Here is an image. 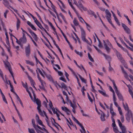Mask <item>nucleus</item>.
Returning <instances> with one entry per match:
<instances>
[{
  "mask_svg": "<svg viewBox=\"0 0 133 133\" xmlns=\"http://www.w3.org/2000/svg\"><path fill=\"white\" fill-rule=\"evenodd\" d=\"M122 72L124 74L125 78L128 80H129L131 83H133V76L131 75H128L127 72L123 68L122 66H121ZM129 71L133 75V70L131 69H128Z\"/></svg>",
  "mask_w": 133,
  "mask_h": 133,
  "instance_id": "obj_1",
  "label": "nucleus"
},
{
  "mask_svg": "<svg viewBox=\"0 0 133 133\" xmlns=\"http://www.w3.org/2000/svg\"><path fill=\"white\" fill-rule=\"evenodd\" d=\"M2 30L5 32V34L6 36V43L8 45H9L10 43L7 30L4 26L3 22L2 21V19L0 17V30L2 31Z\"/></svg>",
  "mask_w": 133,
  "mask_h": 133,
  "instance_id": "obj_2",
  "label": "nucleus"
},
{
  "mask_svg": "<svg viewBox=\"0 0 133 133\" xmlns=\"http://www.w3.org/2000/svg\"><path fill=\"white\" fill-rule=\"evenodd\" d=\"M36 70L37 71H38L43 77H45V76H46L49 80L51 82H52L53 83H55V82L53 81V79L50 75L46 74L45 72L43 70H42V71L39 68H37Z\"/></svg>",
  "mask_w": 133,
  "mask_h": 133,
  "instance_id": "obj_3",
  "label": "nucleus"
},
{
  "mask_svg": "<svg viewBox=\"0 0 133 133\" xmlns=\"http://www.w3.org/2000/svg\"><path fill=\"white\" fill-rule=\"evenodd\" d=\"M73 1L74 4L79 8L81 11H82V10L84 11H86L87 10V9L84 7L81 3V2L82 3L84 2L83 0H79V1L78 2V4L76 0H73Z\"/></svg>",
  "mask_w": 133,
  "mask_h": 133,
  "instance_id": "obj_4",
  "label": "nucleus"
},
{
  "mask_svg": "<svg viewBox=\"0 0 133 133\" xmlns=\"http://www.w3.org/2000/svg\"><path fill=\"white\" fill-rule=\"evenodd\" d=\"M68 68L72 72V74L74 76L76 77L77 80V81H78V77H79V78H80L82 82L83 83H85L86 80L84 78H83L79 74H78L77 73H76L75 72L74 70L71 68L69 66H68Z\"/></svg>",
  "mask_w": 133,
  "mask_h": 133,
  "instance_id": "obj_5",
  "label": "nucleus"
},
{
  "mask_svg": "<svg viewBox=\"0 0 133 133\" xmlns=\"http://www.w3.org/2000/svg\"><path fill=\"white\" fill-rule=\"evenodd\" d=\"M125 117L126 120L129 122L130 119H133V114L132 111L131 110L128 111L126 113Z\"/></svg>",
  "mask_w": 133,
  "mask_h": 133,
  "instance_id": "obj_6",
  "label": "nucleus"
},
{
  "mask_svg": "<svg viewBox=\"0 0 133 133\" xmlns=\"http://www.w3.org/2000/svg\"><path fill=\"white\" fill-rule=\"evenodd\" d=\"M113 86L114 89L115 90V92L118 97L119 100L123 101L124 99L123 98V96L121 94L118 90L117 86L116 85V84H113Z\"/></svg>",
  "mask_w": 133,
  "mask_h": 133,
  "instance_id": "obj_7",
  "label": "nucleus"
},
{
  "mask_svg": "<svg viewBox=\"0 0 133 133\" xmlns=\"http://www.w3.org/2000/svg\"><path fill=\"white\" fill-rule=\"evenodd\" d=\"M25 52L26 56L28 57H29L31 54V47L29 43L28 44L27 46L25 47Z\"/></svg>",
  "mask_w": 133,
  "mask_h": 133,
  "instance_id": "obj_8",
  "label": "nucleus"
},
{
  "mask_svg": "<svg viewBox=\"0 0 133 133\" xmlns=\"http://www.w3.org/2000/svg\"><path fill=\"white\" fill-rule=\"evenodd\" d=\"M103 41L104 46L106 50L107 51H109L110 50V49L107 46V45H108L110 47L112 48L111 44L108 39L106 40L105 41L103 40Z\"/></svg>",
  "mask_w": 133,
  "mask_h": 133,
  "instance_id": "obj_9",
  "label": "nucleus"
},
{
  "mask_svg": "<svg viewBox=\"0 0 133 133\" xmlns=\"http://www.w3.org/2000/svg\"><path fill=\"white\" fill-rule=\"evenodd\" d=\"M80 29L81 33V37L83 41L86 42H88V41L86 39V34L85 31L83 28L81 27Z\"/></svg>",
  "mask_w": 133,
  "mask_h": 133,
  "instance_id": "obj_10",
  "label": "nucleus"
},
{
  "mask_svg": "<svg viewBox=\"0 0 133 133\" xmlns=\"http://www.w3.org/2000/svg\"><path fill=\"white\" fill-rule=\"evenodd\" d=\"M3 62L5 65V67L6 68L8 69L9 71L12 76L13 78L14 79L13 72L11 70V68L9 63L8 61H4Z\"/></svg>",
  "mask_w": 133,
  "mask_h": 133,
  "instance_id": "obj_11",
  "label": "nucleus"
},
{
  "mask_svg": "<svg viewBox=\"0 0 133 133\" xmlns=\"http://www.w3.org/2000/svg\"><path fill=\"white\" fill-rule=\"evenodd\" d=\"M119 125L121 129L122 133H126V129L124 126H122V124L119 119L117 120Z\"/></svg>",
  "mask_w": 133,
  "mask_h": 133,
  "instance_id": "obj_12",
  "label": "nucleus"
},
{
  "mask_svg": "<svg viewBox=\"0 0 133 133\" xmlns=\"http://www.w3.org/2000/svg\"><path fill=\"white\" fill-rule=\"evenodd\" d=\"M75 13L76 14L77 17L78 18L79 20L83 24L84 23H85L86 22L83 19V18L81 16L79 13L77 12V11L75 9L74 10Z\"/></svg>",
  "mask_w": 133,
  "mask_h": 133,
  "instance_id": "obj_13",
  "label": "nucleus"
},
{
  "mask_svg": "<svg viewBox=\"0 0 133 133\" xmlns=\"http://www.w3.org/2000/svg\"><path fill=\"white\" fill-rule=\"evenodd\" d=\"M122 25L125 32L128 34H130L131 32L130 29L124 23H122Z\"/></svg>",
  "mask_w": 133,
  "mask_h": 133,
  "instance_id": "obj_14",
  "label": "nucleus"
},
{
  "mask_svg": "<svg viewBox=\"0 0 133 133\" xmlns=\"http://www.w3.org/2000/svg\"><path fill=\"white\" fill-rule=\"evenodd\" d=\"M75 122H76L81 128L82 130H80L81 133H86V131L85 130L84 127L82 125L79 121L76 119H75Z\"/></svg>",
  "mask_w": 133,
  "mask_h": 133,
  "instance_id": "obj_15",
  "label": "nucleus"
},
{
  "mask_svg": "<svg viewBox=\"0 0 133 133\" xmlns=\"http://www.w3.org/2000/svg\"><path fill=\"white\" fill-rule=\"evenodd\" d=\"M75 122H76L81 128L82 130H80L81 133H86V131L85 130L84 127L82 125L79 121L76 119H75Z\"/></svg>",
  "mask_w": 133,
  "mask_h": 133,
  "instance_id": "obj_16",
  "label": "nucleus"
},
{
  "mask_svg": "<svg viewBox=\"0 0 133 133\" xmlns=\"http://www.w3.org/2000/svg\"><path fill=\"white\" fill-rule=\"evenodd\" d=\"M22 34V37L20 38L19 40L21 41V43L25 44L26 43L27 41L26 37L25 34L23 33Z\"/></svg>",
  "mask_w": 133,
  "mask_h": 133,
  "instance_id": "obj_17",
  "label": "nucleus"
},
{
  "mask_svg": "<svg viewBox=\"0 0 133 133\" xmlns=\"http://www.w3.org/2000/svg\"><path fill=\"white\" fill-rule=\"evenodd\" d=\"M116 55L118 59L121 61L123 64H125V61L123 58L122 57L121 55L118 52H117Z\"/></svg>",
  "mask_w": 133,
  "mask_h": 133,
  "instance_id": "obj_18",
  "label": "nucleus"
},
{
  "mask_svg": "<svg viewBox=\"0 0 133 133\" xmlns=\"http://www.w3.org/2000/svg\"><path fill=\"white\" fill-rule=\"evenodd\" d=\"M34 102H36V103L38 105L37 107H38V108H40L41 106V102L38 99H35L33 100L32 98L31 99Z\"/></svg>",
  "mask_w": 133,
  "mask_h": 133,
  "instance_id": "obj_19",
  "label": "nucleus"
},
{
  "mask_svg": "<svg viewBox=\"0 0 133 133\" xmlns=\"http://www.w3.org/2000/svg\"><path fill=\"white\" fill-rule=\"evenodd\" d=\"M54 84L57 87L58 86L59 88H63L65 89L66 88V86L64 84Z\"/></svg>",
  "mask_w": 133,
  "mask_h": 133,
  "instance_id": "obj_20",
  "label": "nucleus"
},
{
  "mask_svg": "<svg viewBox=\"0 0 133 133\" xmlns=\"http://www.w3.org/2000/svg\"><path fill=\"white\" fill-rule=\"evenodd\" d=\"M0 77H1L3 79L4 81L5 82V83H11L10 82L9 80H8L6 78V77H5V81L4 79V78L3 77V74H2V72L1 71V70H0Z\"/></svg>",
  "mask_w": 133,
  "mask_h": 133,
  "instance_id": "obj_21",
  "label": "nucleus"
},
{
  "mask_svg": "<svg viewBox=\"0 0 133 133\" xmlns=\"http://www.w3.org/2000/svg\"><path fill=\"white\" fill-rule=\"evenodd\" d=\"M106 14V17L107 18H111V14L108 9H106L105 11Z\"/></svg>",
  "mask_w": 133,
  "mask_h": 133,
  "instance_id": "obj_22",
  "label": "nucleus"
},
{
  "mask_svg": "<svg viewBox=\"0 0 133 133\" xmlns=\"http://www.w3.org/2000/svg\"><path fill=\"white\" fill-rule=\"evenodd\" d=\"M62 110L66 112L68 115H69L70 112V110L66 107H61Z\"/></svg>",
  "mask_w": 133,
  "mask_h": 133,
  "instance_id": "obj_23",
  "label": "nucleus"
},
{
  "mask_svg": "<svg viewBox=\"0 0 133 133\" xmlns=\"http://www.w3.org/2000/svg\"><path fill=\"white\" fill-rule=\"evenodd\" d=\"M31 35L32 36L33 38L36 41H37L38 39V38L34 32H30Z\"/></svg>",
  "mask_w": 133,
  "mask_h": 133,
  "instance_id": "obj_24",
  "label": "nucleus"
},
{
  "mask_svg": "<svg viewBox=\"0 0 133 133\" xmlns=\"http://www.w3.org/2000/svg\"><path fill=\"white\" fill-rule=\"evenodd\" d=\"M52 9L55 12V13L57 17V19L58 21L60 23H62V21L61 20L60 18L59 17V15L57 12L56 9L54 8H52Z\"/></svg>",
  "mask_w": 133,
  "mask_h": 133,
  "instance_id": "obj_25",
  "label": "nucleus"
},
{
  "mask_svg": "<svg viewBox=\"0 0 133 133\" xmlns=\"http://www.w3.org/2000/svg\"><path fill=\"white\" fill-rule=\"evenodd\" d=\"M103 55L105 58V59L108 61L109 64V63H110V61L111 60V58L110 56H109L107 55L104 53H103Z\"/></svg>",
  "mask_w": 133,
  "mask_h": 133,
  "instance_id": "obj_26",
  "label": "nucleus"
},
{
  "mask_svg": "<svg viewBox=\"0 0 133 133\" xmlns=\"http://www.w3.org/2000/svg\"><path fill=\"white\" fill-rule=\"evenodd\" d=\"M122 104L124 109L125 110H127V112L128 111H130V110L129 109V108L128 107V104L127 103H126L125 104H124V103L123 102Z\"/></svg>",
  "mask_w": 133,
  "mask_h": 133,
  "instance_id": "obj_27",
  "label": "nucleus"
},
{
  "mask_svg": "<svg viewBox=\"0 0 133 133\" xmlns=\"http://www.w3.org/2000/svg\"><path fill=\"white\" fill-rule=\"evenodd\" d=\"M21 23L20 21L19 20V19L17 18V21L16 22V26L17 28V30H18L20 26V24Z\"/></svg>",
  "mask_w": 133,
  "mask_h": 133,
  "instance_id": "obj_28",
  "label": "nucleus"
},
{
  "mask_svg": "<svg viewBox=\"0 0 133 133\" xmlns=\"http://www.w3.org/2000/svg\"><path fill=\"white\" fill-rule=\"evenodd\" d=\"M105 114L102 111L101 114V116L100 117L101 120L103 121H104L105 120Z\"/></svg>",
  "mask_w": 133,
  "mask_h": 133,
  "instance_id": "obj_29",
  "label": "nucleus"
},
{
  "mask_svg": "<svg viewBox=\"0 0 133 133\" xmlns=\"http://www.w3.org/2000/svg\"><path fill=\"white\" fill-rule=\"evenodd\" d=\"M98 91L100 94H102L104 96L106 97H109L108 95L106 94L105 92L104 91H102L99 90H98Z\"/></svg>",
  "mask_w": 133,
  "mask_h": 133,
  "instance_id": "obj_30",
  "label": "nucleus"
},
{
  "mask_svg": "<svg viewBox=\"0 0 133 133\" xmlns=\"http://www.w3.org/2000/svg\"><path fill=\"white\" fill-rule=\"evenodd\" d=\"M53 67L54 69L56 71H57V69H60V67L58 64H53Z\"/></svg>",
  "mask_w": 133,
  "mask_h": 133,
  "instance_id": "obj_31",
  "label": "nucleus"
},
{
  "mask_svg": "<svg viewBox=\"0 0 133 133\" xmlns=\"http://www.w3.org/2000/svg\"><path fill=\"white\" fill-rule=\"evenodd\" d=\"M37 109L38 111L39 114L40 115L42 116H44V112H43L42 111L40 108H38V107H37Z\"/></svg>",
  "mask_w": 133,
  "mask_h": 133,
  "instance_id": "obj_32",
  "label": "nucleus"
},
{
  "mask_svg": "<svg viewBox=\"0 0 133 133\" xmlns=\"http://www.w3.org/2000/svg\"><path fill=\"white\" fill-rule=\"evenodd\" d=\"M24 72L27 75L28 78L30 81L31 82H32L33 80L32 78L29 76L28 72L26 71H24Z\"/></svg>",
  "mask_w": 133,
  "mask_h": 133,
  "instance_id": "obj_33",
  "label": "nucleus"
},
{
  "mask_svg": "<svg viewBox=\"0 0 133 133\" xmlns=\"http://www.w3.org/2000/svg\"><path fill=\"white\" fill-rule=\"evenodd\" d=\"M86 24V26L87 30L89 31H90V29L91 28V26L86 22L85 23Z\"/></svg>",
  "mask_w": 133,
  "mask_h": 133,
  "instance_id": "obj_34",
  "label": "nucleus"
},
{
  "mask_svg": "<svg viewBox=\"0 0 133 133\" xmlns=\"http://www.w3.org/2000/svg\"><path fill=\"white\" fill-rule=\"evenodd\" d=\"M36 121L39 125L44 127H45V126L43 124L42 121L40 119L37 120Z\"/></svg>",
  "mask_w": 133,
  "mask_h": 133,
  "instance_id": "obj_35",
  "label": "nucleus"
},
{
  "mask_svg": "<svg viewBox=\"0 0 133 133\" xmlns=\"http://www.w3.org/2000/svg\"><path fill=\"white\" fill-rule=\"evenodd\" d=\"M25 61L27 64H29L32 66H33L34 65V64L31 61L28 60H25Z\"/></svg>",
  "mask_w": 133,
  "mask_h": 133,
  "instance_id": "obj_36",
  "label": "nucleus"
},
{
  "mask_svg": "<svg viewBox=\"0 0 133 133\" xmlns=\"http://www.w3.org/2000/svg\"><path fill=\"white\" fill-rule=\"evenodd\" d=\"M58 15L59 16H59H60V17H61L62 18V19L64 21V22L66 23V21L65 17L62 14V13H60L59 14H58Z\"/></svg>",
  "mask_w": 133,
  "mask_h": 133,
  "instance_id": "obj_37",
  "label": "nucleus"
},
{
  "mask_svg": "<svg viewBox=\"0 0 133 133\" xmlns=\"http://www.w3.org/2000/svg\"><path fill=\"white\" fill-rule=\"evenodd\" d=\"M3 3L7 7L9 6V3L7 0H3Z\"/></svg>",
  "mask_w": 133,
  "mask_h": 133,
  "instance_id": "obj_38",
  "label": "nucleus"
},
{
  "mask_svg": "<svg viewBox=\"0 0 133 133\" xmlns=\"http://www.w3.org/2000/svg\"><path fill=\"white\" fill-rule=\"evenodd\" d=\"M73 22L75 25L76 26L78 25L79 24V23L77 20L75 18H74Z\"/></svg>",
  "mask_w": 133,
  "mask_h": 133,
  "instance_id": "obj_39",
  "label": "nucleus"
},
{
  "mask_svg": "<svg viewBox=\"0 0 133 133\" xmlns=\"http://www.w3.org/2000/svg\"><path fill=\"white\" fill-rule=\"evenodd\" d=\"M75 51L77 54L79 55L81 57H82L83 54L82 52L77 51L76 50H75Z\"/></svg>",
  "mask_w": 133,
  "mask_h": 133,
  "instance_id": "obj_40",
  "label": "nucleus"
},
{
  "mask_svg": "<svg viewBox=\"0 0 133 133\" xmlns=\"http://www.w3.org/2000/svg\"><path fill=\"white\" fill-rule=\"evenodd\" d=\"M68 2L69 3V5H70L71 7V8L72 9L74 10H75V8L74 7V6L72 5L71 1V0H68Z\"/></svg>",
  "mask_w": 133,
  "mask_h": 133,
  "instance_id": "obj_41",
  "label": "nucleus"
},
{
  "mask_svg": "<svg viewBox=\"0 0 133 133\" xmlns=\"http://www.w3.org/2000/svg\"><path fill=\"white\" fill-rule=\"evenodd\" d=\"M127 87L129 88V92L130 94L131 95V96L133 95V92L130 89V87H129V85H127Z\"/></svg>",
  "mask_w": 133,
  "mask_h": 133,
  "instance_id": "obj_42",
  "label": "nucleus"
},
{
  "mask_svg": "<svg viewBox=\"0 0 133 133\" xmlns=\"http://www.w3.org/2000/svg\"><path fill=\"white\" fill-rule=\"evenodd\" d=\"M59 5V6L62 11L64 12V13H66V11H65V10L63 9L64 8H65V7L64 8L59 3H58Z\"/></svg>",
  "mask_w": 133,
  "mask_h": 133,
  "instance_id": "obj_43",
  "label": "nucleus"
},
{
  "mask_svg": "<svg viewBox=\"0 0 133 133\" xmlns=\"http://www.w3.org/2000/svg\"><path fill=\"white\" fill-rule=\"evenodd\" d=\"M28 130L29 133H36L35 131L33 129L29 128Z\"/></svg>",
  "mask_w": 133,
  "mask_h": 133,
  "instance_id": "obj_44",
  "label": "nucleus"
},
{
  "mask_svg": "<svg viewBox=\"0 0 133 133\" xmlns=\"http://www.w3.org/2000/svg\"><path fill=\"white\" fill-rule=\"evenodd\" d=\"M61 32L62 33V35H63V36L65 38V40L67 42H69V41L68 40L65 35L63 33V31L61 30Z\"/></svg>",
  "mask_w": 133,
  "mask_h": 133,
  "instance_id": "obj_45",
  "label": "nucleus"
},
{
  "mask_svg": "<svg viewBox=\"0 0 133 133\" xmlns=\"http://www.w3.org/2000/svg\"><path fill=\"white\" fill-rule=\"evenodd\" d=\"M113 130L115 133H119V131L117 129V127L113 128ZM119 133H122V132H120Z\"/></svg>",
  "mask_w": 133,
  "mask_h": 133,
  "instance_id": "obj_46",
  "label": "nucleus"
},
{
  "mask_svg": "<svg viewBox=\"0 0 133 133\" xmlns=\"http://www.w3.org/2000/svg\"><path fill=\"white\" fill-rule=\"evenodd\" d=\"M10 85V86L11 88L10 91L11 92H13L14 94L15 93H16L14 91V88L13 85L11 84H9Z\"/></svg>",
  "mask_w": 133,
  "mask_h": 133,
  "instance_id": "obj_47",
  "label": "nucleus"
},
{
  "mask_svg": "<svg viewBox=\"0 0 133 133\" xmlns=\"http://www.w3.org/2000/svg\"><path fill=\"white\" fill-rule=\"evenodd\" d=\"M40 88L43 90L44 91H45V89L44 88V86L43 85V84H41V85H39Z\"/></svg>",
  "mask_w": 133,
  "mask_h": 133,
  "instance_id": "obj_48",
  "label": "nucleus"
},
{
  "mask_svg": "<svg viewBox=\"0 0 133 133\" xmlns=\"http://www.w3.org/2000/svg\"><path fill=\"white\" fill-rule=\"evenodd\" d=\"M13 36L16 39V43L19 45H21V41H20V40L19 41L18 40V39L17 38H16L14 36Z\"/></svg>",
  "mask_w": 133,
  "mask_h": 133,
  "instance_id": "obj_49",
  "label": "nucleus"
},
{
  "mask_svg": "<svg viewBox=\"0 0 133 133\" xmlns=\"http://www.w3.org/2000/svg\"><path fill=\"white\" fill-rule=\"evenodd\" d=\"M88 55L89 58L90 60V61L91 62H93L94 61V60L92 58L91 56L89 53H88Z\"/></svg>",
  "mask_w": 133,
  "mask_h": 133,
  "instance_id": "obj_50",
  "label": "nucleus"
},
{
  "mask_svg": "<svg viewBox=\"0 0 133 133\" xmlns=\"http://www.w3.org/2000/svg\"><path fill=\"white\" fill-rule=\"evenodd\" d=\"M32 123L33 127L34 128H36V124H35V120L34 119H32L31 120Z\"/></svg>",
  "mask_w": 133,
  "mask_h": 133,
  "instance_id": "obj_51",
  "label": "nucleus"
},
{
  "mask_svg": "<svg viewBox=\"0 0 133 133\" xmlns=\"http://www.w3.org/2000/svg\"><path fill=\"white\" fill-rule=\"evenodd\" d=\"M49 24V25L51 26V27L53 29V30H55V28L54 27L52 24L50 22H48Z\"/></svg>",
  "mask_w": 133,
  "mask_h": 133,
  "instance_id": "obj_52",
  "label": "nucleus"
},
{
  "mask_svg": "<svg viewBox=\"0 0 133 133\" xmlns=\"http://www.w3.org/2000/svg\"><path fill=\"white\" fill-rule=\"evenodd\" d=\"M113 100L114 102H116V95L115 93H113Z\"/></svg>",
  "mask_w": 133,
  "mask_h": 133,
  "instance_id": "obj_53",
  "label": "nucleus"
},
{
  "mask_svg": "<svg viewBox=\"0 0 133 133\" xmlns=\"http://www.w3.org/2000/svg\"><path fill=\"white\" fill-rule=\"evenodd\" d=\"M26 91L29 93V96L30 97V98H31V99H32V96L31 94L28 89V88H26Z\"/></svg>",
  "mask_w": 133,
  "mask_h": 133,
  "instance_id": "obj_54",
  "label": "nucleus"
},
{
  "mask_svg": "<svg viewBox=\"0 0 133 133\" xmlns=\"http://www.w3.org/2000/svg\"><path fill=\"white\" fill-rule=\"evenodd\" d=\"M114 19L115 22H116L117 24L118 25H120V23L119 22L118 19L116 17L114 18Z\"/></svg>",
  "mask_w": 133,
  "mask_h": 133,
  "instance_id": "obj_55",
  "label": "nucleus"
},
{
  "mask_svg": "<svg viewBox=\"0 0 133 133\" xmlns=\"http://www.w3.org/2000/svg\"><path fill=\"white\" fill-rule=\"evenodd\" d=\"M109 71H114V69L110 65V63L109 64Z\"/></svg>",
  "mask_w": 133,
  "mask_h": 133,
  "instance_id": "obj_56",
  "label": "nucleus"
},
{
  "mask_svg": "<svg viewBox=\"0 0 133 133\" xmlns=\"http://www.w3.org/2000/svg\"><path fill=\"white\" fill-rule=\"evenodd\" d=\"M36 24L40 28L42 26L41 24L38 21L36 23Z\"/></svg>",
  "mask_w": 133,
  "mask_h": 133,
  "instance_id": "obj_57",
  "label": "nucleus"
},
{
  "mask_svg": "<svg viewBox=\"0 0 133 133\" xmlns=\"http://www.w3.org/2000/svg\"><path fill=\"white\" fill-rule=\"evenodd\" d=\"M120 119L122 122L123 123L124 121V118L123 115H121Z\"/></svg>",
  "mask_w": 133,
  "mask_h": 133,
  "instance_id": "obj_58",
  "label": "nucleus"
},
{
  "mask_svg": "<svg viewBox=\"0 0 133 133\" xmlns=\"http://www.w3.org/2000/svg\"><path fill=\"white\" fill-rule=\"evenodd\" d=\"M49 106L50 108L51 109L54 107H53V105H52V102L50 101V102H49Z\"/></svg>",
  "mask_w": 133,
  "mask_h": 133,
  "instance_id": "obj_59",
  "label": "nucleus"
},
{
  "mask_svg": "<svg viewBox=\"0 0 133 133\" xmlns=\"http://www.w3.org/2000/svg\"><path fill=\"white\" fill-rule=\"evenodd\" d=\"M2 98H3V99L4 101L6 103H7V102L5 98V97L4 95L3 96H2Z\"/></svg>",
  "mask_w": 133,
  "mask_h": 133,
  "instance_id": "obj_60",
  "label": "nucleus"
},
{
  "mask_svg": "<svg viewBox=\"0 0 133 133\" xmlns=\"http://www.w3.org/2000/svg\"><path fill=\"white\" fill-rule=\"evenodd\" d=\"M60 2V3H59L62 6L63 8L65 7V5H64L63 3L60 0H58Z\"/></svg>",
  "mask_w": 133,
  "mask_h": 133,
  "instance_id": "obj_61",
  "label": "nucleus"
},
{
  "mask_svg": "<svg viewBox=\"0 0 133 133\" xmlns=\"http://www.w3.org/2000/svg\"><path fill=\"white\" fill-rule=\"evenodd\" d=\"M9 6L12 9H13V10H14V11L16 12V13L18 15H19V14L18 13V11L16 9H14L13 7H11V6Z\"/></svg>",
  "mask_w": 133,
  "mask_h": 133,
  "instance_id": "obj_62",
  "label": "nucleus"
},
{
  "mask_svg": "<svg viewBox=\"0 0 133 133\" xmlns=\"http://www.w3.org/2000/svg\"><path fill=\"white\" fill-rule=\"evenodd\" d=\"M93 1L94 2L95 4H96L97 6H99V3L97 1V0H93Z\"/></svg>",
  "mask_w": 133,
  "mask_h": 133,
  "instance_id": "obj_63",
  "label": "nucleus"
},
{
  "mask_svg": "<svg viewBox=\"0 0 133 133\" xmlns=\"http://www.w3.org/2000/svg\"><path fill=\"white\" fill-rule=\"evenodd\" d=\"M73 103H72V105H76V100L75 99H74L72 101Z\"/></svg>",
  "mask_w": 133,
  "mask_h": 133,
  "instance_id": "obj_64",
  "label": "nucleus"
}]
</instances>
